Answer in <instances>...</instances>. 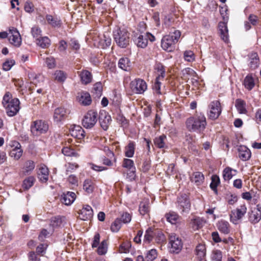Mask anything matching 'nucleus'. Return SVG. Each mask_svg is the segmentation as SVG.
<instances>
[{"mask_svg": "<svg viewBox=\"0 0 261 261\" xmlns=\"http://www.w3.org/2000/svg\"><path fill=\"white\" fill-rule=\"evenodd\" d=\"M49 171L47 167L45 166H42L38 173V178L41 182H45L48 179Z\"/></svg>", "mask_w": 261, "mask_h": 261, "instance_id": "obj_25", "label": "nucleus"}, {"mask_svg": "<svg viewBox=\"0 0 261 261\" xmlns=\"http://www.w3.org/2000/svg\"><path fill=\"white\" fill-rule=\"evenodd\" d=\"M157 257V252L155 249H151L148 251L146 255V260L147 261H152Z\"/></svg>", "mask_w": 261, "mask_h": 261, "instance_id": "obj_52", "label": "nucleus"}, {"mask_svg": "<svg viewBox=\"0 0 261 261\" xmlns=\"http://www.w3.org/2000/svg\"><path fill=\"white\" fill-rule=\"evenodd\" d=\"M135 148V143L134 142H129L125 147V155L128 158L134 156Z\"/></svg>", "mask_w": 261, "mask_h": 261, "instance_id": "obj_36", "label": "nucleus"}, {"mask_svg": "<svg viewBox=\"0 0 261 261\" xmlns=\"http://www.w3.org/2000/svg\"><path fill=\"white\" fill-rule=\"evenodd\" d=\"M154 69L156 74L155 79L163 80L166 74L165 66L162 63L158 62L155 63Z\"/></svg>", "mask_w": 261, "mask_h": 261, "instance_id": "obj_18", "label": "nucleus"}, {"mask_svg": "<svg viewBox=\"0 0 261 261\" xmlns=\"http://www.w3.org/2000/svg\"><path fill=\"white\" fill-rule=\"evenodd\" d=\"M235 106L239 113L246 114L247 113L246 102L243 100L237 99L236 100Z\"/></svg>", "mask_w": 261, "mask_h": 261, "instance_id": "obj_33", "label": "nucleus"}, {"mask_svg": "<svg viewBox=\"0 0 261 261\" xmlns=\"http://www.w3.org/2000/svg\"><path fill=\"white\" fill-rule=\"evenodd\" d=\"M93 213L92 207L88 205H84L79 213V217L81 220L86 221L90 220L93 217Z\"/></svg>", "mask_w": 261, "mask_h": 261, "instance_id": "obj_14", "label": "nucleus"}, {"mask_svg": "<svg viewBox=\"0 0 261 261\" xmlns=\"http://www.w3.org/2000/svg\"><path fill=\"white\" fill-rule=\"evenodd\" d=\"M177 206L181 210V212L188 213L190 210L191 203L189 199L186 194L182 195L178 197Z\"/></svg>", "mask_w": 261, "mask_h": 261, "instance_id": "obj_11", "label": "nucleus"}, {"mask_svg": "<svg viewBox=\"0 0 261 261\" xmlns=\"http://www.w3.org/2000/svg\"><path fill=\"white\" fill-rule=\"evenodd\" d=\"M180 35V31L176 30L173 33H170L168 35L164 36L161 41L162 48L168 51H172L174 45L178 41Z\"/></svg>", "mask_w": 261, "mask_h": 261, "instance_id": "obj_3", "label": "nucleus"}, {"mask_svg": "<svg viewBox=\"0 0 261 261\" xmlns=\"http://www.w3.org/2000/svg\"><path fill=\"white\" fill-rule=\"evenodd\" d=\"M99 42L102 48H106L110 46L111 44V38L109 36L107 37L105 35H103Z\"/></svg>", "mask_w": 261, "mask_h": 261, "instance_id": "obj_50", "label": "nucleus"}, {"mask_svg": "<svg viewBox=\"0 0 261 261\" xmlns=\"http://www.w3.org/2000/svg\"><path fill=\"white\" fill-rule=\"evenodd\" d=\"M219 230L224 234H228L230 232V225L228 222L221 220L217 224Z\"/></svg>", "mask_w": 261, "mask_h": 261, "instance_id": "obj_30", "label": "nucleus"}, {"mask_svg": "<svg viewBox=\"0 0 261 261\" xmlns=\"http://www.w3.org/2000/svg\"><path fill=\"white\" fill-rule=\"evenodd\" d=\"M149 211V201L146 200L142 201L139 205V212L142 215L147 214Z\"/></svg>", "mask_w": 261, "mask_h": 261, "instance_id": "obj_42", "label": "nucleus"}, {"mask_svg": "<svg viewBox=\"0 0 261 261\" xmlns=\"http://www.w3.org/2000/svg\"><path fill=\"white\" fill-rule=\"evenodd\" d=\"M135 41L137 45L141 48L146 47L148 44V40L144 34L140 35Z\"/></svg>", "mask_w": 261, "mask_h": 261, "instance_id": "obj_38", "label": "nucleus"}, {"mask_svg": "<svg viewBox=\"0 0 261 261\" xmlns=\"http://www.w3.org/2000/svg\"><path fill=\"white\" fill-rule=\"evenodd\" d=\"M155 234V233L152 229L149 228L145 232L143 242L144 243L149 244L152 240L153 237Z\"/></svg>", "mask_w": 261, "mask_h": 261, "instance_id": "obj_46", "label": "nucleus"}, {"mask_svg": "<svg viewBox=\"0 0 261 261\" xmlns=\"http://www.w3.org/2000/svg\"><path fill=\"white\" fill-rule=\"evenodd\" d=\"M244 87L249 91L251 90L255 86L254 79L251 74L247 75L243 82Z\"/></svg>", "mask_w": 261, "mask_h": 261, "instance_id": "obj_29", "label": "nucleus"}, {"mask_svg": "<svg viewBox=\"0 0 261 261\" xmlns=\"http://www.w3.org/2000/svg\"><path fill=\"white\" fill-rule=\"evenodd\" d=\"M236 172V170H233L231 168L228 167L225 168L223 171V177L225 180H229L234 175L232 172Z\"/></svg>", "mask_w": 261, "mask_h": 261, "instance_id": "obj_44", "label": "nucleus"}, {"mask_svg": "<svg viewBox=\"0 0 261 261\" xmlns=\"http://www.w3.org/2000/svg\"><path fill=\"white\" fill-rule=\"evenodd\" d=\"M122 167L129 170H131L133 168L135 169L134 161L129 159H124L123 160Z\"/></svg>", "mask_w": 261, "mask_h": 261, "instance_id": "obj_55", "label": "nucleus"}, {"mask_svg": "<svg viewBox=\"0 0 261 261\" xmlns=\"http://www.w3.org/2000/svg\"><path fill=\"white\" fill-rule=\"evenodd\" d=\"M119 219L121 220V222H122L124 223H128L131 221L132 216L129 213H125L122 215L121 218Z\"/></svg>", "mask_w": 261, "mask_h": 261, "instance_id": "obj_62", "label": "nucleus"}, {"mask_svg": "<svg viewBox=\"0 0 261 261\" xmlns=\"http://www.w3.org/2000/svg\"><path fill=\"white\" fill-rule=\"evenodd\" d=\"M170 251L173 253H179L182 248L181 240L175 234H171L169 237Z\"/></svg>", "mask_w": 261, "mask_h": 261, "instance_id": "obj_9", "label": "nucleus"}, {"mask_svg": "<svg viewBox=\"0 0 261 261\" xmlns=\"http://www.w3.org/2000/svg\"><path fill=\"white\" fill-rule=\"evenodd\" d=\"M22 152L23 150L21 147L12 149L10 151V155L14 159L18 160L22 156Z\"/></svg>", "mask_w": 261, "mask_h": 261, "instance_id": "obj_45", "label": "nucleus"}, {"mask_svg": "<svg viewBox=\"0 0 261 261\" xmlns=\"http://www.w3.org/2000/svg\"><path fill=\"white\" fill-rule=\"evenodd\" d=\"M83 189L88 194L92 193L94 189L93 182L90 179H86L84 182Z\"/></svg>", "mask_w": 261, "mask_h": 261, "instance_id": "obj_39", "label": "nucleus"}, {"mask_svg": "<svg viewBox=\"0 0 261 261\" xmlns=\"http://www.w3.org/2000/svg\"><path fill=\"white\" fill-rule=\"evenodd\" d=\"M46 19L48 23L53 27H60L61 24V20L57 17H54L51 15H46Z\"/></svg>", "mask_w": 261, "mask_h": 261, "instance_id": "obj_31", "label": "nucleus"}, {"mask_svg": "<svg viewBox=\"0 0 261 261\" xmlns=\"http://www.w3.org/2000/svg\"><path fill=\"white\" fill-rule=\"evenodd\" d=\"M167 137L165 135H162L155 138L154 139V145L159 148H165L167 147L166 141Z\"/></svg>", "mask_w": 261, "mask_h": 261, "instance_id": "obj_28", "label": "nucleus"}, {"mask_svg": "<svg viewBox=\"0 0 261 261\" xmlns=\"http://www.w3.org/2000/svg\"><path fill=\"white\" fill-rule=\"evenodd\" d=\"M239 158L243 161L250 159L251 153L249 148L244 145H241L238 149Z\"/></svg>", "mask_w": 261, "mask_h": 261, "instance_id": "obj_15", "label": "nucleus"}, {"mask_svg": "<svg viewBox=\"0 0 261 261\" xmlns=\"http://www.w3.org/2000/svg\"><path fill=\"white\" fill-rule=\"evenodd\" d=\"M69 45L72 49L77 50L80 48V44L79 42L74 39L70 40Z\"/></svg>", "mask_w": 261, "mask_h": 261, "instance_id": "obj_63", "label": "nucleus"}, {"mask_svg": "<svg viewBox=\"0 0 261 261\" xmlns=\"http://www.w3.org/2000/svg\"><path fill=\"white\" fill-rule=\"evenodd\" d=\"M76 100L81 105L83 106H89L92 102L90 94L86 91H82L77 93Z\"/></svg>", "mask_w": 261, "mask_h": 261, "instance_id": "obj_13", "label": "nucleus"}, {"mask_svg": "<svg viewBox=\"0 0 261 261\" xmlns=\"http://www.w3.org/2000/svg\"><path fill=\"white\" fill-rule=\"evenodd\" d=\"M249 66L252 69L257 68L259 64V59L256 53H251L249 55Z\"/></svg>", "mask_w": 261, "mask_h": 261, "instance_id": "obj_21", "label": "nucleus"}, {"mask_svg": "<svg viewBox=\"0 0 261 261\" xmlns=\"http://www.w3.org/2000/svg\"><path fill=\"white\" fill-rule=\"evenodd\" d=\"M99 121L102 128L105 130H107L111 124L112 121L111 117L106 113H101L99 115Z\"/></svg>", "mask_w": 261, "mask_h": 261, "instance_id": "obj_16", "label": "nucleus"}, {"mask_svg": "<svg viewBox=\"0 0 261 261\" xmlns=\"http://www.w3.org/2000/svg\"><path fill=\"white\" fill-rule=\"evenodd\" d=\"M54 79L59 82H64L67 78V74L62 70H57L54 74Z\"/></svg>", "mask_w": 261, "mask_h": 261, "instance_id": "obj_40", "label": "nucleus"}, {"mask_svg": "<svg viewBox=\"0 0 261 261\" xmlns=\"http://www.w3.org/2000/svg\"><path fill=\"white\" fill-rule=\"evenodd\" d=\"M66 110L62 107L55 109L54 114V119L56 122H60L65 118L66 116Z\"/></svg>", "mask_w": 261, "mask_h": 261, "instance_id": "obj_20", "label": "nucleus"}, {"mask_svg": "<svg viewBox=\"0 0 261 261\" xmlns=\"http://www.w3.org/2000/svg\"><path fill=\"white\" fill-rule=\"evenodd\" d=\"M42 31L38 26H34L31 29V33L34 38L36 40L41 37Z\"/></svg>", "mask_w": 261, "mask_h": 261, "instance_id": "obj_53", "label": "nucleus"}, {"mask_svg": "<svg viewBox=\"0 0 261 261\" xmlns=\"http://www.w3.org/2000/svg\"><path fill=\"white\" fill-rule=\"evenodd\" d=\"M108 244L106 240H103L99 245L98 246L97 252L99 255H102L105 254L107 252Z\"/></svg>", "mask_w": 261, "mask_h": 261, "instance_id": "obj_43", "label": "nucleus"}, {"mask_svg": "<svg viewBox=\"0 0 261 261\" xmlns=\"http://www.w3.org/2000/svg\"><path fill=\"white\" fill-rule=\"evenodd\" d=\"M70 134L71 136L78 139H84L85 136L84 130L80 125H74L70 129Z\"/></svg>", "mask_w": 261, "mask_h": 261, "instance_id": "obj_17", "label": "nucleus"}, {"mask_svg": "<svg viewBox=\"0 0 261 261\" xmlns=\"http://www.w3.org/2000/svg\"><path fill=\"white\" fill-rule=\"evenodd\" d=\"M204 179L203 174L200 172H194L191 177V181L196 186L201 185L203 182Z\"/></svg>", "mask_w": 261, "mask_h": 261, "instance_id": "obj_26", "label": "nucleus"}, {"mask_svg": "<svg viewBox=\"0 0 261 261\" xmlns=\"http://www.w3.org/2000/svg\"><path fill=\"white\" fill-rule=\"evenodd\" d=\"M35 167V164L33 161H27L24 163V171L26 173H30L34 169Z\"/></svg>", "mask_w": 261, "mask_h": 261, "instance_id": "obj_48", "label": "nucleus"}, {"mask_svg": "<svg viewBox=\"0 0 261 261\" xmlns=\"http://www.w3.org/2000/svg\"><path fill=\"white\" fill-rule=\"evenodd\" d=\"M204 223L205 221L203 219L196 217L191 219L190 223V227L192 228L193 230H197L201 228Z\"/></svg>", "mask_w": 261, "mask_h": 261, "instance_id": "obj_24", "label": "nucleus"}, {"mask_svg": "<svg viewBox=\"0 0 261 261\" xmlns=\"http://www.w3.org/2000/svg\"><path fill=\"white\" fill-rule=\"evenodd\" d=\"M121 227V220L119 218L116 219L111 226V230L113 232H118Z\"/></svg>", "mask_w": 261, "mask_h": 261, "instance_id": "obj_49", "label": "nucleus"}, {"mask_svg": "<svg viewBox=\"0 0 261 261\" xmlns=\"http://www.w3.org/2000/svg\"><path fill=\"white\" fill-rule=\"evenodd\" d=\"M218 29L221 39L224 42H227L228 40V31L226 23L224 22H220L218 24Z\"/></svg>", "mask_w": 261, "mask_h": 261, "instance_id": "obj_23", "label": "nucleus"}, {"mask_svg": "<svg viewBox=\"0 0 261 261\" xmlns=\"http://www.w3.org/2000/svg\"><path fill=\"white\" fill-rule=\"evenodd\" d=\"M93 92L97 96H100L102 94V86L100 82H97L93 85Z\"/></svg>", "mask_w": 261, "mask_h": 261, "instance_id": "obj_51", "label": "nucleus"}, {"mask_svg": "<svg viewBox=\"0 0 261 261\" xmlns=\"http://www.w3.org/2000/svg\"><path fill=\"white\" fill-rule=\"evenodd\" d=\"M15 63V62L14 60H8L3 64V69L5 71H9Z\"/></svg>", "mask_w": 261, "mask_h": 261, "instance_id": "obj_57", "label": "nucleus"}, {"mask_svg": "<svg viewBox=\"0 0 261 261\" xmlns=\"http://www.w3.org/2000/svg\"><path fill=\"white\" fill-rule=\"evenodd\" d=\"M186 123L189 131L200 132L205 128L206 118L203 114H200L187 119Z\"/></svg>", "mask_w": 261, "mask_h": 261, "instance_id": "obj_2", "label": "nucleus"}, {"mask_svg": "<svg viewBox=\"0 0 261 261\" xmlns=\"http://www.w3.org/2000/svg\"><path fill=\"white\" fill-rule=\"evenodd\" d=\"M163 80H158L155 79L154 85L153 86V89L158 94H161V86L162 84V81Z\"/></svg>", "mask_w": 261, "mask_h": 261, "instance_id": "obj_61", "label": "nucleus"}, {"mask_svg": "<svg viewBox=\"0 0 261 261\" xmlns=\"http://www.w3.org/2000/svg\"><path fill=\"white\" fill-rule=\"evenodd\" d=\"M2 104L10 117L15 116L19 111L20 102L18 98H12V94L6 92L3 98Z\"/></svg>", "mask_w": 261, "mask_h": 261, "instance_id": "obj_1", "label": "nucleus"}, {"mask_svg": "<svg viewBox=\"0 0 261 261\" xmlns=\"http://www.w3.org/2000/svg\"><path fill=\"white\" fill-rule=\"evenodd\" d=\"M167 221L171 224H176L179 217L177 214L174 212H170L165 216Z\"/></svg>", "mask_w": 261, "mask_h": 261, "instance_id": "obj_35", "label": "nucleus"}, {"mask_svg": "<svg viewBox=\"0 0 261 261\" xmlns=\"http://www.w3.org/2000/svg\"><path fill=\"white\" fill-rule=\"evenodd\" d=\"M118 67L124 71L130 69V63L127 58H121L118 62Z\"/></svg>", "mask_w": 261, "mask_h": 261, "instance_id": "obj_32", "label": "nucleus"}, {"mask_svg": "<svg viewBox=\"0 0 261 261\" xmlns=\"http://www.w3.org/2000/svg\"><path fill=\"white\" fill-rule=\"evenodd\" d=\"M222 257V252L219 250H214L212 254V261H221Z\"/></svg>", "mask_w": 261, "mask_h": 261, "instance_id": "obj_54", "label": "nucleus"}, {"mask_svg": "<svg viewBox=\"0 0 261 261\" xmlns=\"http://www.w3.org/2000/svg\"><path fill=\"white\" fill-rule=\"evenodd\" d=\"M48 129L47 123L42 120H36L33 122L31 126V131L36 135L45 133Z\"/></svg>", "mask_w": 261, "mask_h": 261, "instance_id": "obj_10", "label": "nucleus"}, {"mask_svg": "<svg viewBox=\"0 0 261 261\" xmlns=\"http://www.w3.org/2000/svg\"><path fill=\"white\" fill-rule=\"evenodd\" d=\"M246 212L247 207L245 204H242L236 210L231 211L230 214V221L233 224H238L244 216Z\"/></svg>", "mask_w": 261, "mask_h": 261, "instance_id": "obj_7", "label": "nucleus"}, {"mask_svg": "<svg viewBox=\"0 0 261 261\" xmlns=\"http://www.w3.org/2000/svg\"><path fill=\"white\" fill-rule=\"evenodd\" d=\"M184 58L186 61L192 62L194 60V54L191 50H187L184 53Z\"/></svg>", "mask_w": 261, "mask_h": 261, "instance_id": "obj_59", "label": "nucleus"}, {"mask_svg": "<svg viewBox=\"0 0 261 261\" xmlns=\"http://www.w3.org/2000/svg\"><path fill=\"white\" fill-rule=\"evenodd\" d=\"M29 261H40V259L37 256V254L34 251L30 252L28 253Z\"/></svg>", "mask_w": 261, "mask_h": 261, "instance_id": "obj_64", "label": "nucleus"}, {"mask_svg": "<svg viewBox=\"0 0 261 261\" xmlns=\"http://www.w3.org/2000/svg\"><path fill=\"white\" fill-rule=\"evenodd\" d=\"M78 73L82 84L87 85L92 82V75L89 71L83 70Z\"/></svg>", "mask_w": 261, "mask_h": 261, "instance_id": "obj_22", "label": "nucleus"}, {"mask_svg": "<svg viewBox=\"0 0 261 261\" xmlns=\"http://www.w3.org/2000/svg\"><path fill=\"white\" fill-rule=\"evenodd\" d=\"M113 36L115 41L119 47L125 48L129 44V33L126 30L117 29L113 32Z\"/></svg>", "mask_w": 261, "mask_h": 261, "instance_id": "obj_4", "label": "nucleus"}, {"mask_svg": "<svg viewBox=\"0 0 261 261\" xmlns=\"http://www.w3.org/2000/svg\"><path fill=\"white\" fill-rule=\"evenodd\" d=\"M36 41L37 44L43 48L48 47L50 44V40L47 37H40Z\"/></svg>", "mask_w": 261, "mask_h": 261, "instance_id": "obj_37", "label": "nucleus"}, {"mask_svg": "<svg viewBox=\"0 0 261 261\" xmlns=\"http://www.w3.org/2000/svg\"><path fill=\"white\" fill-rule=\"evenodd\" d=\"M35 179L33 176H29L23 180L22 187L25 190H28L33 186Z\"/></svg>", "mask_w": 261, "mask_h": 261, "instance_id": "obj_47", "label": "nucleus"}, {"mask_svg": "<svg viewBox=\"0 0 261 261\" xmlns=\"http://www.w3.org/2000/svg\"><path fill=\"white\" fill-rule=\"evenodd\" d=\"M24 9L27 13H32L34 11V6L32 2L27 1L24 4Z\"/></svg>", "mask_w": 261, "mask_h": 261, "instance_id": "obj_60", "label": "nucleus"}, {"mask_svg": "<svg viewBox=\"0 0 261 261\" xmlns=\"http://www.w3.org/2000/svg\"><path fill=\"white\" fill-rule=\"evenodd\" d=\"M261 219V213L258 210H252L249 213V220L252 224L258 223Z\"/></svg>", "mask_w": 261, "mask_h": 261, "instance_id": "obj_27", "label": "nucleus"}, {"mask_svg": "<svg viewBox=\"0 0 261 261\" xmlns=\"http://www.w3.org/2000/svg\"><path fill=\"white\" fill-rule=\"evenodd\" d=\"M208 116L212 120L217 119L221 113V107L219 101L214 100L209 105Z\"/></svg>", "mask_w": 261, "mask_h": 261, "instance_id": "obj_8", "label": "nucleus"}, {"mask_svg": "<svg viewBox=\"0 0 261 261\" xmlns=\"http://www.w3.org/2000/svg\"><path fill=\"white\" fill-rule=\"evenodd\" d=\"M219 183V177L217 175H213L212 177V182L210 184L211 188L214 191L216 190L217 187Z\"/></svg>", "mask_w": 261, "mask_h": 261, "instance_id": "obj_56", "label": "nucleus"}, {"mask_svg": "<svg viewBox=\"0 0 261 261\" xmlns=\"http://www.w3.org/2000/svg\"><path fill=\"white\" fill-rule=\"evenodd\" d=\"M75 197L76 195L74 192H67L62 195L61 201L65 205H69L73 202Z\"/></svg>", "mask_w": 261, "mask_h": 261, "instance_id": "obj_19", "label": "nucleus"}, {"mask_svg": "<svg viewBox=\"0 0 261 261\" xmlns=\"http://www.w3.org/2000/svg\"><path fill=\"white\" fill-rule=\"evenodd\" d=\"M9 41L10 43L15 46L18 47L21 43V38L19 32L15 28L9 29Z\"/></svg>", "mask_w": 261, "mask_h": 261, "instance_id": "obj_12", "label": "nucleus"}, {"mask_svg": "<svg viewBox=\"0 0 261 261\" xmlns=\"http://www.w3.org/2000/svg\"><path fill=\"white\" fill-rule=\"evenodd\" d=\"M97 121V113L94 110H89L85 115L82 120V124L86 128H91Z\"/></svg>", "mask_w": 261, "mask_h": 261, "instance_id": "obj_5", "label": "nucleus"}, {"mask_svg": "<svg viewBox=\"0 0 261 261\" xmlns=\"http://www.w3.org/2000/svg\"><path fill=\"white\" fill-rule=\"evenodd\" d=\"M62 153L66 156H77L79 154L71 146H66L62 148Z\"/></svg>", "mask_w": 261, "mask_h": 261, "instance_id": "obj_41", "label": "nucleus"}, {"mask_svg": "<svg viewBox=\"0 0 261 261\" xmlns=\"http://www.w3.org/2000/svg\"><path fill=\"white\" fill-rule=\"evenodd\" d=\"M129 88L133 93L141 94L146 90L147 86L143 80L136 79L130 83Z\"/></svg>", "mask_w": 261, "mask_h": 261, "instance_id": "obj_6", "label": "nucleus"}, {"mask_svg": "<svg viewBox=\"0 0 261 261\" xmlns=\"http://www.w3.org/2000/svg\"><path fill=\"white\" fill-rule=\"evenodd\" d=\"M131 245L129 242L123 243L119 247V252L120 253H126L129 252Z\"/></svg>", "mask_w": 261, "mask_h": 261, "instance_id": "obj_58", "label": "nucleus"}, {"mask_svg": "<svg viewBox=\"0 0 261 261\" xmlns=\"http://www.w3.org/2000/svg\"><path fill=\"white\" fill-rule=\"evenodd\" d=\"M196 253L199 259H201V261H204V257L206 254V249L205 245L199 244L196 246Z\"/></svg>", "mask_w": 261, "mask_h": 261, "instance_id": "obj_34", "label": "nucleus"}]
</instances>
